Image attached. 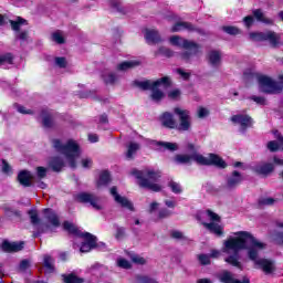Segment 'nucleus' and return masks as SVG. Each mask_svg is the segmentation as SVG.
I'll return each mask as SVG.
<instances>
[{
    "label": "nucleus",
    "mask_w": 283,
    "mask_h": 283,
    "mask_svg": "<svg viewBox=\"0 0 283 283\" xmlns=\"http://www.w3.org/2000/svg\"><path fill=\"white\" fill-rule=\"evenodd\" d=\"M235 237H230L223 242L222 253L228 256L224 262L235 266L237 269H242V263H240V251L247 249L248 258L254 262L256 269H262L268 275L275 271V264L269 259H259L260 253L266 249V243L255 239L253 234L247 231H239L234 233Z\"/></svg>",
    "instance_id": "nucleus-1"
},
{
    "label": "nucleus",
    "mask_w": 283,
    "mask_h": 283,
    "mask_svg": "<svg viewBox=\"0 0 283 283\" xmlns=\"http://www.w3.org/2000/svg\"><path fill=\"white\" fill-rule=\"evenodd\" d=\"M188 151H191L190 155H177L175 157L176 163L179 165H189V163H197L198 165H214L219 169L227 168V161L216 154H210L208 157H205L196 151V146L193 144H188Z\"/></svg>",
    "instance_id": "nucleus-2"
},
{
    "label": "nucleus",
    "mask_w": 283,
    "mask_h": 283,
    "mask_svg": "<svg viewBox=\"0 0 283 283\" xmlns=\"http://www.w3.org/2000/svg\"><path fill=\"white\" fill-rule=\"evenodd\" d=\"M53 147L56 151L65 156L71 169H76V160H78V157L81 156V147H78V144L75 140L69 139L63 144V142L54 139Z\"/></svg>",
    "instance_id": "nucleus-3"
},
{
    "label": "nucleus",
    "mask_w": 283,
    "mask_h": 283,
    "mask_svg": "<svg viewBox=\"0 0 283 283\" xmlns=\"http://www.w3.org/2000/svg\"><path fill=\"white\" fill-rule=\"evenodd\" d=\"M132 175L138 180V185L144 189H149L150 191H160L163 189L159 186L158 180H160V171L153 169L147 170H133Z\"/></svg>",
    "instance_id": "nucleus-4"
},
{
    "label": "nucleus",
    "mask_w": 283,
    "mask_h": 283,
    "mask_svg": "<svg viewBox=\"0 0 283 283\" xmlns=\"http://www.w3.org/2000/svg\"><path fill=\"white\" fill-rule=\"evenodd\" d=\"M137 85L142 90H151V99L155 101V103H160V101L165 98V93H163L160 90H167V87H170L171 80L168 76H165L156 81L147 80L144 82H138Z\"/></svg>",
    "instance_id": "nucleus-5"
},
{
    "label": "nucleus",
    "mask_w": 283,
    "mask_h": 283,
    "mask_svg": "<svg viewBox=\"0 0 283 283\" xmlns=\"http://www.w3.org/2000/svg\"><path fill=\"white\" fill-rule=\"evenodd\" d=\"M252 78H256L259 90L264 94H280L283 90V75L279 76L280 82H275L273 78L262 74H252Z\"/></svg>",
    "instance_id": "nucleus-6"
},
{
    "label": "nucleus",
    "mask_w": 283,
    "mask_h": 283,
    "mask_svg": "<svg viewBox=\"0 0 283 283\" xmlns=\"http://www.w3.org/2000/svg\"><path fill=\"white\" fill-rule=\"evenodd\" d=\"M171 45H176L177 48H184L186 51L181 53V59L184 61H191L198 52H200V46L189 40H185L179 35H172L169 39Z\"/></svg>",
    "instance_id": "nucleus-7"
},
{
    "label": "nucleus",
    "mask_w": 283,
    "mask_h": 283,
    "mask_svg": "<svg viewBox=\"0 0 283 283\" xmlns=\"http://www.w3.org/2000/svg\"><path fill=\"white\" fill-rule=\"evenodd\" d=\"M201 217L210 220V222H202L203 227H206L210 233H214V235H218L219 238L224 233L223 228L220 224V216H218V213L207 210L201 214Z\"/></svg>",
    "instance_id": "nucleus-8"
},
{
    "label": "nucleus",
    "mask_w": 283,
    "mask_h": 283,
    "mask_svg": "<svg viewBox=\"0 0 283 283\" xmlns=\"http://www.w3.org/2000/svg\"><path fill=\"white\" fill-rule=\"evenodd\" d=\"M276 167H283V159L274 156L272 163H262L254 166V171L260 176H269V174H273Z\"/></svg>",
    "instance_id": "nucleus-9"
},
{
    "label": "nucleus",
    "mask_w": 283,
    "mask_h": 283,
    "mask_svg": "<svg viewBox=\"0 0 283 283\" xmlns=\"http://www.w3.org/2000/svg\"><path fill=\"white\" fill-rule=\"evenodd\" d=\"M250 41H269L272 45H277L280 43V34L273 32V31H266V32H252L249 34Z\"/></svg>",
    "instance_id": "nucleus-10"
},
{
    "label": "nucleus",
    "mask_w": 283,
    "mask_h": 283,
    "mask_svg": "<svg viewBox=\"0 0 283 283\" xmlns=\"http://www.w3.org/2000/svg\"><path fill=\"white\" fill-rule=\"evenodd\" d=\"M176 116L179 117V132H189L191 129V113L185 108L176 107L174 108Z\"/></svg>",
    "instance_id": "nucleus-11"
},
{
    "label": "nucleus",
    "mask_w": 283,
    "mask_h": 283,
    "mask_svg": "<svg viewBox=\"0 0 283 283\" xmlns=\"http://www.w3.org/2000/svg\"><path fill=\"white\" fill-rule=\"evenodd\" d=\"M75 199L77 202H82L83 205H91V207H93V209L96 211H101V209H103L101 199L92 193L80 192L75 196Z\"/></svg>",
    "instance_id": "nucleus-12"
},
{
    "label": "nucleus",
    "mask_w": 283,
    "mask_h": 283,
    "mask_svg": "<svg viewBox=\"0 0 283 283\" xmlns=\"http://www.w3.org/2000/svg\"><path fill=\"white\" fill-rule=\"evenodd\" d=\"M111 195L113 196L117 205H120V207H123L124 209L134 211V205L132 203V201H129L126 197L118 195L116 187L111 188Z\"/></svg>",
    "instance_id": "nucleus-13"
},
{
    "label": "nucleus",
    "mask_w": 283,
    "mask_h": 283,
    "mask_svg": "<svg viewBox=\"0 0 283 283\" xmlns=\"http://www.w3.org/2000/svg\"><path fill=\"white\" fill-rule=\"evenodd\" d=\"M82 238L86 240V242H83L80 251L81 253H90L92 249H96V238L92 235L91 233L86 232L82 234Z\"/></svg>",
    "instance_id": "nucleus-14"
},
{
    "label": "nucleus",
    "mask_w": 283,
    "mask_h": 283,
    "mask_svg": "<svg viewBox=\"0 0 283 283\" xmlns=\"http://www.w3.org/2000/svg\"><path fill=\"white\" fill-rule=\"evenodd\" d=\"M232 123L235 125H240L242 132L247 129V127H251L253 125V119L249 115H234L231 117Z\"/></svg>",
    "instance_id": "nucleus-15"
},
{
    "label": "nucleus",
    "mask_w": 283,
    "mask_h": 283,
    "mask_svg": "<svg viewBox=\"0 0 283 283\" xmlns=\"http://www.w3.org/2000/svg\"><path fill=\"white\" fill-rule=\"evenodd\" d=\"M44 218L48 222L46 227H61V221L59 220V216L52 209H44Z\"/></svg>",
    "instance_id": "nucleus-16"
},
{
    "label": "nucleus",
    "mask_w": 283,
    "mask_h": 283,
    "mask_svg": "<svg viewBox=\"0 0 283 283\" xmlns=\"http://www.w3.org/2000/svg\"><path fill=\"white\" fill-rule=\"evenodd\" d=\"M274 137L276 138V140H272L268 143V149L270 151H282L283 150V137L280 134V132L274 130L273 132Z\"/></svg>",
    "instance_id": "nucleus-17"
},
{
    "label": "nucleus",
    "mask_w": 283,
    "mask_h": 283,
    "mask_svg": "<svg viewBox=\"0 0 283 283\" xmlns=\"http://www.w3.org/2000/svg\"><path fill=\"white\" fill-rule=\"evenodd\" d=\"M23 247H25V243L23 241H19V242L4 241V242H2V251H6L7 253H17V251H22Z\"/></svg>",
    "instance_id": "nucleus-18"
},
{
    "label": "nucleus",
    "mask_w": 283,
    "mask_h": 283,
    "mask_svg": "<svg viewBox=\"0 0 283 283\" xmlns=\"http://www.w3.org/2000/svg\"><path fill=\"white\" fill-rule=\"evenodd\" d=\"M144 36L146 43L149 45H154V43H160V34L156 31V29H146L144 31Z\"/></svg>",
    "instance_id": "nucleus-19"
},
{
    "label": "nucleus",
    "mask_w": 283,
    "mask_h": 283,
    "mask_svg": "<svg viewBox=\"0 0 283 283\" xmlns=\"http://www.w3.org/2000/svg\"><path fill=\"white\" fill-rule=\"evenodd\" d=\"M242 182V175L238 171H233L232 176L228 178L227 180V189H235L239 184Z\"/></svg>",
    "instance_id": "nucleus-20"
},
{
    "label": "nucleus",
    "mask_w": 283,
    "mask_h": 283,
    "mask_svg": "<svg viewBox=\"0 0 283 283\" xmlns=\"http://www.w3.org/2000/svg\"><path fill=\"white\" fill-rule=\"evenodd\" d=\"M252 14H253L254 19H256V21H259L260 23H265V25H273V20L266 18V15L264 14V11H262V9L252 10Z\"/></svg>",
    "instance_id": "nucleus-21"
},
{
    "label": "nucleus",
    "mask_w": 283,
    "mask_h": 283,
    "mask_svg": "<svg viewBox=\"0 0 283 283\" xmlns=\"http://www.w3.org/2000/svg\"><path fill=\"white\" fill-rule=\"evenodd\" d=\"M220 281L223 282V283H251L249 277H244L243 281L235 280L233 277V274H231V272H223L220 275Z\"/></svg>",
    "instance_id": "nucleus-22"
},
{
    "label": "nucleus",
    "mask_w": 283,
    "mask_h": 283,
    "mask_svg": "<svg viewBox=\"0 0 283 283\" xmlns=\"http://www.w3.org/2000/svg\"><path fill=\"white\" fill-rule=\"evenodd\" d=\"M18 180L22 187H30L32 185V174L28 170H22L18 175Z\"/></svg>",
    "instance_id": "nucleus-23"
},
{
    "label": "nucleus",
    "mask_w": 283,
    "mask_h": 283,
    "mask_svg": "<svg viewBox=\"0 0 283 283\" xmlns=\"http://www.w3.org/2000/svg\"><path fill=\"white\" fill-rule=\"evenodd\" d=\"M208 61L212 67H218L222 63V53L220 51H210L208 54Z\"/></svg>",
    "instance_id": "nucleus-24"
},
{
    "label": "nucleus",
    "mask_w": 283,
    "mask_h": 283,
    "mask_svg": "<svg viewBox=\"0 0 283 283\" xmlns=\"http://www.w3.org/2000/svg\"><path fill=\"white\" fill-rule=\"evenodd\" d=\"M154 144L158 147L159 151H178V144L169 143V142H154Z\"/></svg>",
    "instance_id": "nucleus-25"
},
{
    "label": "nucleus",
    "mask_w": 283,
    "mask_h": 283,
    "mask_svg": "<svg viewBox=\"0 0 283 283\" xmlns=\"http://www.w3.org/2000/svg\"><path fill=\"white\" fill-rule=\"evenodd\" d=\"M161 124L164 127H168L169 129H174L176 127V119H174V115L170 113H164L161 116Z\"/></svg>",
    "instance_id": "nucleus-26"
},
{
    "label": "nucleus",
    "mask_w": 283,
    "mask_h": 283,
    "mask_svg": "<svg viewBox=\"0 0 283 283\" xmlns=\"http://www.w3.org/2000/svg\"><path fill=\"white\" fill-rule=\"evenodd\" d=\"M49 167L54 171H61L65 167V163L61 157H53L49 163Z\"/></svg>",
    "instance_id": "nucleus-27"
},
{
    "label": "nucleus",
    "mask_w": 283,
    "mask_h": 283,
    "mask_svg": "<svg viewBox=\"0 0 283 283\" xmlns=\"http://www.w3.org/2000/svg\"><path fill=\"white\" fill-rule=\"evenodd\" d=\"M41 118L44 127H52L54 125V120L52 119V113L48 109H43L41 113Z\"/></svg>",
    "instance_id": "nucleus-28"
},
{
    "label": "nucleus",
    "mask_w": 283,
    "mask_h": 283,
    "mask_svg": "<svg viewBox=\"0 0 283 283\" xmlns=\"http://www.w3.org/2000/svg\"><path fill=\"white\" fill-rule=\"evenodd\" d=\"M138 149H140V145L138 143L128 144L126 151L127 160H132L134 156H136V151H138Z\"/></svg>",
    "instance_id": "nucleus-29"
},
{
    "label": "nucleus",
    "mask_w": 283,
    "mask_h": 283,
    "mask_svg": "<svg viewBox=\"0 0 283 283\" xmlns=\"http://www.w3.org/2000/svg\"><path fill=\"white\" fill-rule=\"evenodd\" d=\"M182 30H188L189 32H191V30H193V25L189 22H177L171 28V32H182Z\"/></svg>",
    "instance_id": "nucleus-30"
},
{
    "label": "nucleus",
    "mask_w": 283,
    "mask_h": 283,
    "mask_svg": "<svg viewBox=\"0 0 283 283\" xmlns=\"http://www.w3.org/2000/svg\"><path fill=\"white\" fill-rule=\"evenodd\" d=\"M137 65H140V62L138 61H126L118 64L117 70L119 72H126V70H132V67H136Z\"/></svg>",
    "instance_id": "nucleus-31"
},
{
    "label": "nucleus",
    "mask_w": 283,
    "mask_h": 283,
    "mask_svg": "<svg viewBox=\"0 0 283 283\" xmlns=\"http://www.w3.org/2000/svg\"><path fill=\"white\" fill-rule=\"evenodd\" d=\"M112 181V177L109 176V171L104 170L99 175V179L97 181V187H103L105 185H109Z\"/></svg>",
    "instance_id": "nucleus-32"
},
{
    "label": "nucleus",
    "mask_w": 283,
    "mask_h": 283,
    "mask_svg": "<svg viewBox=\"0 0 283 283\" xmlns=\"http://www.w3.org/2000/svg\"><path fill=\"white\" fill-rule=\"evenodd\" d=\"M103 81L106 85H112L118 81V75L112 72H105L103 74Z\"/></svg>",
    "instance_id": "nucleus-33"
},
{
    "label": "nucleus",
    "mask_w": 283,
    "mask_h": 283,
    "mask_svg": "<svg viewBox=\"0 0 283 283\" xmlns=\"http://www.w3.org/2000/svg\"><path fill=\"white\" fill-rule=\"evenodd\" d=\"M45 273H54V259L50 255L44 256Z\"/></svg>",
    "instance_id": "nucleus-34"
},
{
    "label": "nucleus",
    "mask_w": 283,
    "mask_h": 283,
    "mask_svg": "<svg viewBox=\"0 0 283 283\" xmlns=\"http://www.w3.org/2000/svg\"><path fill=\"white\" fill-rule=\"evenodd\" d=\"M14 59L12 54L7 53L4 55H0V67H6V65H12Z\"/></svg>",
    "instance_id": "nucleus-35"
},
{
    "label": "nucleus",
    "mask_w": 283,
    "mask_h": 283,
    "mask_svg": "<svg viewBox=\"0 0 283 283\" xmlns=\"http://www.w3.org/2000/svg\"><path fill=\"white\" fill-rule=\"evenodd\" d=\"M52 41H54V43H59L60 45L65 43V38L63 36V32H61V31L53 32Z\"/></svg>",
    "instance_id": "nucleus-36"
},
{
    "label": "nucleus",
    "mask_w": 283,
    "mask_h": 283,
    "mask_svg": "<svg viewBox=\"0 0 283 283\" xmlns=\"http://www.w3.org/2000/svg\"><path fill=\"white\" fill-rule=\"evenodd\" d=\"M25 23H28L27 20L18 18L15 21H11V28L17 32L20 30L21 25H25Z\"/></svg>",
    "instance_id": "nucleus-37"
},
{
    "label": "nucleus",
    "mask_w": 283,
    "mask_h": 283,
    "mask_svg": "<svg viewBox=\"0 0 283 283\" xmlns=\"http://www.w3.org/2000/svg\"><path fill=\"white\" fill-rule=\"evenodd\" d=\"M84 280L74 275V274H70L67 276L64 275V283H83Z\"/></svg>",
    "instance_id": "nucleus-38"
},
{
    "label": "nucleus",
    "mask_w": 283,
    "mask_h": 283,
    "mask_svg": "<svg viewBox=\"0 0 283 283\" xmlns=\"http://www.w3.org/2000/svg\"><path fill=\"white\" fill-rule=\"evenodd\" d=\"M222 30L223 32H226L227 34H231L232 36L240 34V29H238V27H222Z\"/></svg>",
    "instance_id": "nucleus-39"
},
{
    "label": "nucleus",
    "mask_w": 283,
    "mask_h": 283,
    "mask_svg": "<svg viewBox=\"0 0 283 283\" xmlns=\"http://www.w3.org/2000/svg\"><path fill=\"white\" fill-rule=\"evenodd\" d=\"M64 231H69V233H78V229L72 222L66 221L63 223Z\"/></svg>",
    "instance_id": "nucleus-40"
},
{
    "label": "nucleus",
    "mask_w": 283,
    "mask_h": 283,
    "mask_svg": "<svg viewBox=\"0 0 283 283\" xmlns=\"http://www.w3.org/2000/svg\"><path fill=\"white\" fill-rule=\"evenodd\" d=\"M168 187H170L172 193H182V187H180V184L176 181H170Z\"/></svg>",
    "instance_id": "nucleus-41"
},
{
    "label": "nucleus",
    "mask_w": 283,
    "mask_h": 283,
    "mask_svg": "<svg viewBox=\"0 0 283 283\" xmlns=\"http://www.w3.org/2000/svg\"><path fill=\"white\" fill-rule=\"evenodd\" d=\"M275 199L268 197V198H262L259 200V205L261 207H271V205H274Z\"/></svg>",
    "instance_id": "nucleus-42"
},
{
    "label": "nucleus",
    "mask_w": 283,
    "mask_h": 283,
    "mask_svg": "<svg viewBox=\"0 0 283 283\" xmlns=\"http://www.w3.org/2000/svg\"><path fill=\"white\" fill-rule=\"evenodd\" d=\"M81 165L84 169H92V165H94V161L90 157H84L81 160Z\"/></svg>",
    "instance_id": "nucleus-43"
},
{
    "label": "nucleus",
    "mask_w": 283,
    "mask_h": 283,
    "mask_svg": "<svg viewBox=\"0 0 283 283\" xmlns=\"http://www.w3.org/2000/svg\"><path fill=\"white\" fill-rule=\"evenodd\" d=\"M2 209L7 216H19V211L14 210L9 205H4Z\"/></svg>",
    "instance_id": "nucleus-44"
},
{
    "label": "nucleus",
    "mask_w": 283,
    "mask_h": 283,
    "mask_svg": "<svg viewBox=\"0 0 283 283\" xmlns=\"http://www.w3.org/2000/svg\"><path fill=\"white\" fill-rule=\"evenodd\" d=\"M134 283H158L147 276H136Z\"/></svg>",
    "instance_id": "nucleus-45"
},
{
    "label": "nucleus",
    "mask_w": 283,
    "mask_h": 283,
    "mask_svg": "<svg viewBox=\"0 0 283 283\" xmlns=\"http://www.w3.org/2000/svg\"><path fill=\"white\" fill-rule=\"evenodd\" d=\"M29 216L32 224H39L40 219H39V213H36V210H30Z\"/></svg>",
    "instance_id": "nucleus-46"
},
{
    "label": "nucleus",
    "mask_w": 283,
    "mask_h": 283,
    "mask_svg": "<svg viewBox=\"0 0 283 283\" xmlns=\"http://www.w3.org/2000/svg\"><path fill=\"white\" fill-rule=\"evenodd\" d=\"M198 260L200 264H203V265L211 264V256L209 254H200L198 256Z\"/></svg>",
    "instance_id": "nucleus-47"
},
{
    "label": "nucleus",
    "mask_w": 283,
    "mask_h": 283,
    "mask_svg": "<svg viewBox=\"0 0 283 283\" xmlns=\"http://www.w3.org/2000/svg\"><path fill=\"white\" fill-rule=\"evenodd\" d=\"M198 118H207L209 116V108L200 106L197 111Z\"/></svg>",
    "instance_id": "nucleus-48"
},
{
    "label": "nucleus",
    "mask_w": 283,
    "mask_h": 283,
    "mask_svg": "<svg viewBox=\"0 0 283 283\" xmlns=\"http://www.w3.org/2000/svg\"><path fill=\"white\" fill-rule=\"evenodd\" d=\"M117 266L120 269H132V263L125 259H118L117 260Z\"/></svg>",
    "instance_id": "nucleus-49"
},
{
    "label": "nucleus",
    "mask_w": 283,
    "mask_h": 283,
    "mask_svg": "<svg viewBox=\"0 0 283 283\" xmlns=\"http://www.w3.org/2000/svg\"><path fill=\"white\" fill-rule=\"evenodd\" d=\"M250 101H253L256 105H266V99L262 96L252 95L250 96Z\"/></svg>",
    "instance_id": "nucleus-50"
},
{
    "label": "nucleus",
    "mask_w": 283,
    "mask_h": 283,
    "mask_svg": "<svg viewBox=\"0 0 283 283\" xmlns=\"http://www.w3.org/2000/svg\"><path fill=\"white\" fill-rule=\"evenodd\" d=\"M168 98H171V101H178L180 98V90H172L168 93Z\"/></svg>",
    "instance_id": "nucleus-51"
},
{
    "label": "nucleus",
    "mask_w": 283,
    "mask_h": 283,
    "mask_svg": "<svg viewBox=\"0 0 283 283\" xmlns=\"http://www.w3.org/2000/svg\"><path fill=\"white\" fill-rule=\"evenodd\" d=\"M130 260L135 263V264H145V258L139 256L138 254H133L130 256Z\"/></svg>",
    "instance_id": "nucleus-52"
},
{
    "label": "nucleus",
    "mask_w": 283,
    "mask_h": 283,
    "mask_svg": "<svg viewBox=\"0 0 283 283\" xmlns=\"http://www.w3.org/2000/svg\"><path fill=\"white\" fill-rule=\"evenodd\" d=\"M36 176L38 178H45V176H48V168L45 167H38L36 168Z\"/></svg>",
    "instance_id": "nucleus-53"
},
{
    "label": "nucleus",
    "mask_w": 283,
    "mask_h": 283,
    "mask_svg": "<svg viewBox=\"0 0 283 283\" xmlns=\"http://www.w3.org/2000/svg\"><path fill=\"white\" fill-rule=\"evenodd\" d=\"M171 211L170 210H168V209H161L160 211H159V213H158V219L159 220H163V219H165V218H169V216H171Z\"/></svg>",
    "instance_id": "nucleus-54"
},
{
    "label": "nucleus",
    "mask_w": 283,
    "mask_h": 283,
    "mask_svg": "<svg viewBox=\"0 0 283 283\" xmlns=\"http://www.w3.org/2000/svg\"><path fill=\"white\" fill-rule=\"evenodd\" d=\"M55 65L57 67H67V60L65 57H55Z\"/></svg>",
    "instance_id": "nucleus-55"
},
{
    "label": "nucleus",
    "mask_w": 283,
    "mask_h": 283,
    "mask_svg": "<svg viewBox=\"0 0 283 283\" xmlns=\"http://www.w3.org/2000/svg\"><path fill=\"white\" fill-rule=\"evenodd\" d=\"M243 23L245 28H251L253 25V17L247 15L245 18H243Z\"/></svg>",
    "instance_id": "nucleus-56"
},
{
    "label": "nucleus",
    "mask_w": 283,
    "mask_h": 283,
    "mask_svg": "<svg viewBox=\"0 0 283 283\" xmlns=\"http://www.w3.org/2000/svg\"><path fill=\"white\" fill-rule=\"evenodd\" d=\"M159 54H163L164 56H174V52L167 48H160Z\"/></svg>",
    "instance_id": "nucleus-57"
},
{
    "label": "nucleus",
    "mask_w": 283,
    "mask_h": 283,
    "mask_svg": "<svg viewBox=\"0 0 283 283\" xmlns=\"http://www.w3.org/2000/svg\"><path fill=\"white\" fill-rule=\"evenodd\" d=\"M15 38L19 39V41H28V32H20L15 35Z\"/></svg>",
    "instance_id": "nucleus-58"
},
{
    "label": "nucleus",
    "mask_w": 283,
    "mask_h": 283,
    "mask_svg": "<svg viewBox=\"0 0 283 283\" xmlns=\"http://www.w3.org/2000/svg\"><path fill=\"white\" fill-rule=\"evenodd\" d=\"M177 74H180V76H181V78H184V81H187V78H189V76H190V74L185 72V70H182V69H178Z\"/></svg>",
    "instance_id": "nucleus-59"
},
{
    "label": "nucleus",
    "mask_w": 283,
    "mask_h": 283,
    "mask_svg": "<svg viewBox=\"0 0 283 283\" xmlns=\"http://www.w3.org/2000/svg\"><path fill=\"white\" fill-rule=\"evenodd\" d=\"M15 107L20 114H32L31 109H25L23 106L17 105Z\"/></svg>",
    "instance_id": "nucleus-60"
},
{
    "label": "nucleus",
    "mask_w": 283,
    "mask_h": 283,
    "mask_svg": "<svg viewBox=\"0 0 283 283\" xmlns=\"http://www.w3.org/2000/svg\"><path fill=\"white\" fill-rule=\"evenodd\" d=\"M171 238H175V240H181L182 232H180V231H172L171 232Z\"/></svg>",
    "instance_id": "nucleus-61"
},
{
    "label": "nucleus",
    "mask_w": 283,
    "mask_h": 283,
    "mask_svg": "<svg viewBox=\"0 0 283 283\" xmlns=\"http://www.w3.org/2000/svg\"><path fill=\"white\" fill-rule=\"evenodd\" d=\"M2 171L3 174H10V165L6 160L2 161Z\"/></svg>",
    "instance_id": "nucleus-62"
},
{
    "label": "nucleus",
    "mask_w": 283,
    "mask_h": 283,
    "mask_svg": "<svg viewBox=\"0 0 283 283\" xmlns=\"http://www.w3.org/2000/svg\"><path fill=\"white\" fill-rule=\"evenodd\" d=\"M90 143H98V135L96 134H90L88 135Z\"/></svg>",
    "instance_id": "nucleus-63"
},
{
    "label": "nucleus",
    "mask_w": 283,
    "mask_h": 283,
    "mask_svg": "<svg viewBox=\"0 0 283 283\" xmlns=\"http://www.w3.org/2000/svg\"><path fill=\"white\" fill-rule=\"evenodd\" d=\"M222 253L219 250H212L210 253V258H220Z\"/></svg>",
    "instance_id": "nucleus-64"
}]
</instances>
